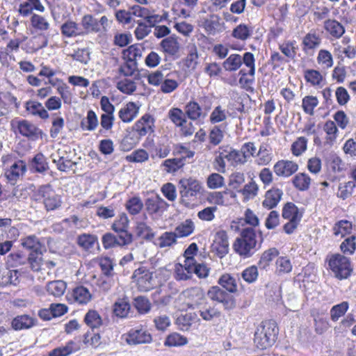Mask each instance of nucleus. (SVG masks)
I'll return each mask as SVG.
<instances>
[{"mask_svg": "<svg viewBox=\"0 0 356 356\" xmlns=\"http://www.w3.org/2000/svg\"><path fill=\"white\" fill-rule=\"evenodd\" d=\"M257 234L252 227H246L242 229L240 237L236 238L233 248L234 251L243 258L251 257L260 248L262 239L258 243Z\"/></svg>", "mask_w": 356, "mask_h": 356, "instance_id": "1", "label": "nucleus"}, {"mask_svg": "<svg viewBox=\"0 0 356 356\" xmlns=\"http://www.w3.org/2000/svg\"><path fill=\"white\" fill-rule=\"evenodd\" d=\"M277 333L278 328L275 321L262 322L254 333V342L258 348L266 349L275 342Z\"/></svg>", "mask_w": 356, "mask_h": 356, "instance_id": "2", "label": "nucleus"}, {"mask_svg": "<svg viewBox=\"0 0 356 356\" xmlns=\"http://www.w3.org/2000/svg\"><path fill=\"white\" fill-rule=\"evenodd\" d=\"M36 195L37 200L42 202L47 211H54L61 207V196L49 184L41 186Z\"/></svg>", "mask_w": 356, "mask_h": 356, "instance_id": "3", "label": "nucleus"}, {"mask_svg": "<svg viewBox=\"0 0 356 356\" xmlns=\"http://www.w3.org/2000/svg\"><path fill=\"white\" fill-rule=\"evenodd\" d=\"M178 188L181 202L188 205L189 201L200 193L202 186L199 181L192 177L183 178L179 181Z\"/></svg>", "mask_w": 356, "mask_h": 356, "instance_id": "4", "label": "nucleus"}, {"mask_svg": "<svg viewBox=\"0 0 356 356\" xmlns=\"http://www.w3.org/2000/svg\"><path fill=\"white\" fill-rule=\"evenodd\" d=\"M329 266L339 280L348 278L353 271L350 259L339 254L332 256L329 260Z\"/></svg>", "mask_w": 356, "mask_h": 356, "instance_id": "5", "label": "nucleus"}, {"mask_svg": "<svg viewBox=\"0 0 356 356\" xmlns=\"http://www.w3.org/2000/svg\"><path fill=\"white\" fill-rule=\"evenodd\" d=\"M12 127L22 136L31 140H37L42 136V131L33 123L26 120L13 121Z\"/></svg>", "mask_w": 356, "mask_h": 356, "instance_id": "6", "label": "nucleus"}, {"mask_svg": "<svg viewBox=\"0 0 356 356\" xmlns=\"http://www.w3.org/2000/svg\"><path fill=\"white\" fill-rule=\"evenodd\" d=\"M211 251L218 257L222 258L229 252L228 236L225 231L218 232L211 245Z\"/></svg>", "mask_w": 356, "mask_h": 356, "instance_id": "7", "label": "nucleus"}, {"mask_svg": "<svg viewBox=\"0 0 356 356\" xmlns=\"http://www.w3.org/2000/svg\"><path fill=\"white\" fill-rule=\"evenodd\" d=\"M154 118L146 113L140 118L133 126L132 129L137 134L138 138H140L154 131Z\"/></svg>", "mask_w": 356, "mask_h": 356, "instance_id": "8", "label": "nucleus"}, {"mask_svg": "<svg viewBox=\"0 0 356 356\" xmlns=\"http://www.w3.org/2000/svg\"><path fill=\"white\" fill-rule=\"evenodd\" d=\"M194 258L185 259L184 264H177L175 266V277L177 280H188L192 278L194 273Z\"/></svg>", "mask_w": 356, "mask_h": 356, "instance_id": "9", "label": "nucleus"}, {"mask_svg": "<svg viewBox=\"0 0 356 356\" xmlns=\"http://www.w3.org/2000/svg\"><path fill=\"white\" fill-rule=\"evenodd\" d=\"M208 296L213 300L220 302L226 309H230L235 307L233 298L219 286H213L208 291Z\"/></svg>", "mask_w": 356, "mask_h": 356, "instance_id": "10", "label": "nucleus"}, {"mask_svg": "<svg viewBox=\"0 0 356 356\" xmlns=\"http://www.w3.org/2000/svg\"><path fill=\"white\" fill-rule=\"evenodd\" d=\"M124 336L129 345L149 343L152 340L151 334L143 329H131Z\"/></svg>", "mask_w": 356, "mask_h": 356, "instance_id": "11", "label": "nucleus"}, {"mask_svg": "<svg viewBox=\"0 0 356 356\" xmlns=\"http://www.w3.org/2000/svg\"><path fill=\"white\" fill-rule=\"evenodd\" d=\"M298 170V165L292 161L280 160L273 166V170L276 175L282 177H289Z\"/></svg>", "mask_w": 356, "mask_h": 356, "instance_id": "12", "label": "nucleus"}, {"mask_svg": "<svg viewBox=\"0 0 356 356\" xmlns=\"http://www.w3.org/2000/svg\"><path fill=\"white\" fill-rule=\"evenodd\" d=\"M130 237H127L126 234L124 236L116 234L106 233L102 237V244L105 249L113 248L118 246H124L131 243Z\"/></svg>", "mask_w": 356, "mask_h": 356, "instance_id": "13", "label": "nucleus"}, {"mask_svg": "<svg viewBox=\"0 0 356 356\" xmlns=\"http://www.w3.org/2000/svg\"><path fill=\"white\" fill-rule=\"evenodd\" d=\"M134 276L137 277V285L140 291H147L152 288V276L147 270L139 268L135 270Z\"/></svg>", "mask_w": 356, "mask_h": 356, "instance_id": "14", "label": "nucleus"}, {"mask_svg": "<svg viewBox=\"0 0 356 356\" xmlns=\"http://www.w3.org/2000/svg\"><path fill=\"white\" fill-rule=\"evenodd\" d=\"M139 106L136 103L130 102L120 110L119 118L123 122H130L137 116Z\"/></svg>", "mask_w": 356, "mask_h": 356, "instance_id": "15", "label": "nucleus"}, {"mask_svg": "<svg viewBox=\"0 0 356 356\" xmlns=\"http://www.w3.org/2000/svg\"><path fill=\"white\" fill-rule=\"evenodd\" d=\"M283 192L279 188H272L268 191L265 195V199L262 205L268 209L275 207L280 201Z\"/></svg>", "mask_w": 356, "mask_h": 356, "instance_id": "16", "label": "nucleus"}, {"mask_svg": "<svg viewBox=\"0 0 356 356\" xmlns=\"http://www.w3.org/2000/svg\"><path fill=\"white\" fill-rule=\"evenodd\" d=\"M113 314L119 318H127L131 312V305L127 298L118 299L113 307Z\"/></svg>", "mask_w": 356, "mask_h": 356, "instance_id": "17", "label": "nucleus"}, {"mask_svg": "<svg viewBox=\"0 0 356 356\" xmlns=\"http://www.w3.org/2000/svg\"><path fill=\"white\" fill-rule=\"evenodd\" d=\"M26 171V165L22 161H18L13 163L9 170L5 172L7 179L14 184L20 175Z\"/></svg>", "mask_w": 356, "mask_h": 356, "instance_id": "18", "label": "nucleus"}, {"mask_svg": "<svg viewBox=\"0 0 356 356\" xmlns=\"http://www.w3.org/2000/svg\"><path fill=\"white\" fill-rule=\"evenodd\" d=\"M36 319L26 314L19 315L13 318L12 327L15 330L29 329L35 325Z\"/></svg>", "mask_w": 356, "mask_h": 356, "instance_id": "19", "label": "nucleus"}, {"mask_svg": "<svg viewBox=\"0 0 356 356\" xmlns=\"http://www.w3.org/2000/svg\"><path fill=\"white\" fill-rule=\"evenodd\" d=\"M21 244L24 248L30 251V252L46 250L45 247L42 245L39 238L35 235H30L22 238Z\"/></svg>", "mask_w": 356, "mask_h": 356, "instance_id": "20", "label": "nucleus"}, {"mask_svg": "<svg viewBox=\"0 0 356 356\" xmlns=\"http://www.w3.org/2000/svg\"><path fill=\"white\" fill-rule=\"evenodd\" d=\"M129 220L126 214H122L119 219L115 221L112 225V229L116 234L122 235L126 234L127 237H130L131 241H133V235L128 232Z\"/></svg>", "mask_w": 356, "mask_h": 356, "instance_id": "21", "label": "nucleus"}, {"mask_svg": "<svg viewBox=\"0 0 356 356\" xmlns=\"http://www.w3.org/2000/svg\"><path fill=\"white\" fill-rule=\"evenodd\" d=\"M160 46L163 52L170 56H175L179 50V43L175 36H170L163 39L161 42Z\"/></svg>", "mask_w": 356, "mask_h": 356, "instance_id": "22", "label": "nucleus"}, {"mask_svg": "<svg viewBox=\"0 0 356 356\" xmlns=\"http://www.w3.org/2000/svg\"><path fill=\"white\" fill-rule=\"evenodd\" d=\"M60 31L62 35L67 38L76 37L83 33L78 24L72 20L63 23L60 26Z\"/></svg>", "mask_w": 356, "mask_h": 356, "instance_id": "23", "label": "nucleus"}, {"mask_svg": "<svg viewBox=\"0 0 356 356\" xmlns=\"http://www.w3.org/2000/svg\"><path fill=\"white\" fill-rule=\"evenodd\" d=\"M33 10L40 13L44 11V7L42 5L40 0H27L20 4L19 12L24 16H27L31 14Z\"/></svg>", "mask_w": 356, "mask_h": 356, "instance_id": "24", "label": "nucleus"}, {"mask_svg": "<svg viewBox=\"0 0 356 356\" xmlns=\"http://www.w3.org/2000/svg\"><path fill=\"white\" fill-rule=\"evenodd\" d=\"M166 204L165 200L159 195L147 198L145 203L146 210L149 214L159 212Z\"/></svg>", "mask_w": 356, "mask_h": 356, "instance_id": "25", "label": "nucleus"}, {"mask_svg": "<svg viewBox=\"0 0 356 356\" xmlns=\"http://www.w3.org/2000/svg\"><path fill=\"white\" fill-rule=\"evenodd\" d=\"M324 28L332 36L339 38L345 33L343 26L335 19H327L324 22Z\"/></svg>", "mask_w": 356, "mask_h": 356, "instance_id": "26", "label": "nucleus"}, {"mask_svg": "<svg viewBox=\"0 0 356 356\" xmlns=\"http://www.w3.org/2000/svg\"><path fill=\"white\" fill-rule=\"evenodd\" d=\"M80 349L79 344L70 341L64 346L58 347L49 353V356H67Z\"/></svg>", "mask_w": 356, "mask_h": 356, "instance_id": "27", "label": "nucleus"}, {"mask_svg": "<svg viewBox=\"0 0 356 356\" xmlns=\"http://www.w3.org/2000/svg\"><path fill=\"white\" fill-rule=\"evenodd\" d=\"M203 27L209 35H213L216 33L221 31L222 25L220 22V17L216 15H211L209 19L204 21Z\"/></svg>", "mask_w": 356, "mask_h": 356, "instance_id": "28", "label": "nucleus"}, {"mask_svg": "<svg viewBox=\"0 0 356 356\" xmlns=\"http://www.w3.org/2000/svg\"><path fill=\"white\" fill-rule=\"evenodd\" d=\"M26 111L33 115H38L42 119H47L49 117L48 112L41 103L35 101H29L26 104Z\"/></svg>", "mask_w": 356, "mask_h": 356, "instance_id": "29", "label": "nucleus"}, {"mask_svg": "<svg viewBox=\"0 0 356 356\" xmlns=\"http://www.w3.org/2000/svg\"><path fill=\"white\" fill-rule=\"evenodd\" d=\"M184 112L186 115L192 120H196L201 117L204 118L202 114V108L198 103L191 101L185 106Z\"/></svg>", "mask_w": 356, "mask_h": 356, "instance_id": "30", "label": "nucleus"}, {"mask_svg": "<svg viewBox=\"0 0 356 356\" xmlns=\"http://www.w3.org/2000/svg\"><path fill=\"white\" fill-rule=\"evenodd\" d=\"M72 296L75 302L79 304H87L92 298L88 289L83 286H77L73 290Z\"/></svg>", "mask_w": 356, "mask_h": 356, "instance_id": "31", "label": "nucleus"}, {"mask_svg": "<svg viewBox=\"0 0 356 356\" xmlns=\"http://www.w3.org/2000/svg\"><path fill=\"white\" fill-rule=\"evenodd\" d=\"M49 294L55 297H60L63 295L66 289V283L63 280L49 282L46 286Z\"/></svg>", "mask_w": 356, "mask_h": 356, "instance_id": "32", "label": "nucleus"}, {"mask_svg": "<svg viewBox=\"0 0 356 356\" xmlns=\"http://www.w3.org/2000/svg\"><path fill=\"white\" fill-rule=\"evenodd\" d=\"M188 49L187 56L184 59L183 62L188 70H194L198 64L199 55L197 49L194 45Z\"/></svg>", "mask_w": 356, "mask_h": 356, "instance_id": "33", "label": "nucleus"}, {"mask_svg": "<svg viewBox=\"0 0 356 356\" xmlns=\"http://www.w3.org/2000/svg\"><path fill=\"white\" fill-rule=\"evenodd\" d=\"M194 229L193 222L188 219L177 226L174 233L177 235V238L186 237L193 232Z\"/></svg>", "mask_w": 356, "mask_h": 356, "instance_id": "34", "label": "nucleus"}, {"mask_svg": "<svg viewBox=\"0 0 356 356\" xmlns=\"http://www.w3.org/2000/svg\"><path fill=\"white\" fill-rule=\"evenodd\" d=\"M279 254V251L275 248H269L264 251L258 262L260 268L265 269L270 264V262Z\"/></svg>", "mask_w": 356, "mask_h": 356, "instance_id": "35", "label": "nucleus"}, {"mask_svg": "<svg viewBox=\"0 0 356 356\" xmlns=\"http://www.w3.org/2000/svg\"><path fill=\"white\" fill-rule=\"evenodd\" d=\"M292 183L296 188L305 191L309 188L311 179L305 173H298L293 177Z\"/></svg>", "mask_w": 356, "mask_h": 356, "instance_id": "36", "label": "nucleus"}, {"mask_svg": "<svg viewBox=\"0 0 356 356\" xmlns=\"http://www.w3.org/2000/svg\"><path fill=\"white\" fill-rule=\"evenodd\" d=\"M185 165V157L166 159L163 165L164 170L168 173H174Z\"/></svg>", "mask_w": 356, "mask_h": 356, "instance_id": "37", "label": "nucleus"}, {"mask_svg": "<svg viewBox=\"0 0 356 356\" xmlns=\"http://www.w3.org/2000/svg\"><path fill=\"white\" fill-rule=\"evenodd\" d=\"M81 24L87 32L97 33L100 31L98 20L91 15H86L81 19Z\"/></svg>", "mask_w": 356, "mask_h": 356, "instance_id": "38", "label": "nucleus"}, {"mask_svg": "<svg viewBox=\"0 0 356 356\" xmlns=\"http://www.w3.org/2000/svg\"><path fill=\"white\" fill-rule=\"evenodd\" d=\"M218 284L229 293H236L237 291L236 280L229 274L225 273L221 275L218 280Z\"/></svg>", "mask_w": 356, "mask_h": 356, "instance_id": "39", "label": "nucleus"}, {"mask_svg": "<svg viewBox=\"0 0 356 356\" xmlns=\"http://www.w3.org/2000/svg\"><path fill=\"white\" fill-rule=\"evenodd\" d=\"M196 315L192 313H188L181 315L177 318V324L183 331H188L193 324L196 322Z\"/></svg>", "mask_w": 356, "mask_h": 356, "instance_id": "40", "label": "nucleus"}, {"mask_svg": "<svg viewBox=\"0 0 356 356\" xmlns=\"http://www.w3.org/2000/svg\"><path fill=\"white\" fill-rule=\"evenodd\" d=\"M242 65V57L239 54H231L222 63L224 69L227 71H236Z\"/></svg>", "mask_w": 356, "mask_h": 356, "instance_id": "41", "label": "nucleus"}, {"mask_svg": "<svg viewBox=\"0 0 356 356\" xmlns=\"http://www.w3.org/2000/svg\"><path fill=\"white\" fill-rule=\"evenodd\" d=\"M84 321L92 329L98 328L103 324L100 315L95 310H89L85 316Z\"/></svg>", "mask_w": 356, "mask_h": 356, "instance_id": "42", "label": "nucleus"}, {"mask_svg": "<svg viewBox=\"0 0 356 356\" xmlns=\"http://www.w3.org/2000/svg\"><path fill=\"white\" fill-rule=\"evenodd\" d=\"M31 167L35 172L43 173L49 170L47 159L42 153L37 154L31 161Z\"/></svg>", "mask_w": 356, "mask_h": 356, "instance_id": "43", "label": "nucleus"}, {"mask_svg": "<svg viewBox=\"0 0 356 356\" xmlns=\"http://www.w3.org/2000/svg\"><path fill=\"white\" fill-rule=\"evenodd\" d=\"M352 230V223L346 220H342L335 223L333 227L334 235L345 236L346 234L350 233Z\"/></svg>", "mask_w": 356, "mask_h": 356, "instance_id": "44", "label": "nucleus"}, {"mask_svg": "<svg viewBox=\"0 0 356 356\" xmlns=\"http://www.w3.org/2000/svg\"><path fill=\"white\" fill-rule=\"evenodd\" d=\"M134 305L140 314H147L152 308V304L148 298L142 296L134 299Z\"/></svg>", "mask_w": 356, "mask_h": 356, "instance_id": "45", "label": "nucleus"}, {"mask_svg": "<svg viewBox=\"0 0 356 356\" xmlns=\"http://www.w3.org/2000/svg\"><path fill=\"white\" fill-rule=\"evenodd\" d=\"M81 125L83 129L95 130L98 125V119L95 113L92 110L88 111L86 118L81 121Z\"/></svg>", "mask_w": 356, "mask_h": 356, "instance_id": "46", "label": "nucleus"}, {"mask_svg": "<svg viewBox=\"0 0 356 356\" xmlns=\"http://www.w3.org/2000/svg\"><path fill=\"white\" fill-rule=\"evenodd\" d=\"M168 116L177 127L182 126L186 122L184 111L179 108H171L168 112Z\"/></svg>", "mask_w": 356, "mask_h": 356, "instance_id": "47", "label": "nucleus"}, {"mask_svg": "<svg viewBox=\"0 0 356 356\" xmlns=\"http://www.w3.org/2000/svg\"><path fill=\"white\" fill-rule=\"evenodd\" d=\"M44 250L30 252L28 257V262L31 269L34 271H39L43 263L42 252Z\"/></svg>", "mask_w": 356, "mask_h": 356, "instance_id": "48", "label": "nucleus"}, {"mask_svg": "<svg viewBox=\"0 0 356 356\" xmlns=\"http://www.w3.org/2000/svg\"><path fill=\"white\" fill-rule=\"evenodd\" d=\"M126 209L131 215H136L143 208V203L139 197H133L126 202Z\"/></svg>", "mask_w": 356, "mask_h": 356, "instance_id": "49", "label": "nucleus"}, {"mask_svg": "<svg viewBox=\"0 0 356 356\" xmlns=\"http://www.w3.org/2000/svg\"><path fill=\"white\" fill-rule=\"evenodd\" d=\"M276 273L278 275L289 273L292 270V264L290 259L286 257H280L277 259Z\"/></svg>", "mask_w": 356, "mask_h": 356, "instance_id": "50", "label": "nucleus"}, {"mask_svg": "<svg viewBox=\"0 0 356 356\" xmlns=\"http://www.w3.org/2000/svg\"><path fill=\"white\" fill-rule=\"evenodd\" d=\"M177 238L174 232H165L158 238V245L161 248L170 247L177 243Z\"/></svg>", "mask_w": 356, "mask_h": 356, "instance_id": "51", "label": "nucleus"}, {"mask_svg": "<svg viewBox=\"0 0 356 356\" xmlns=\"http://www.w3.org/2000/svg\"><path fill=\"white\" fill-rule=\"evenodd\" d=\"M302 214L298 207L292 202H287L283 207L282 217L285 219H292L293 217L302 218Z\"/></svg>", "mask_w": 356, "mask_h": 356, "instance_id": "52", "label": "nucleus"}, {"mask_svg": "<svg viewBox=\"0 0 356 356\" xmlns=\"http://www.w3.org/2000/svg\"><path fill=\"white\" fill-rule=\"evenodd\" d=\"M188 340L186 337L178 333H172L169 334L164 342V345L169 347L180 346L186 344Z\"/></svg>", "mask_w": 356, "mask_h": 356, "instance_id": "53", "label": "nucleus"}, {"mask_svg": "<svg viewBox=\"0 0 356 356\" xmlns=\"http://www.w3.org/2000/svg\"><path fill=\"white\" fill-rule=\"evenodd\" d=\"M251 28L245 24H241L233 30L232 35L236 39L245 40L251 35Z\"/></svg>", "mask_w": 356, "mask_h": 356, "instance_id": "54", "label": "nucleus"}, {"mask_svg": "<svg viewBox=\"0 0 356 356\" xmlns=\"http://www.w3.org/2000/svg\"><path fill=\"white\" fill-rule=\"evenodd\" d=\"M97 241V237L92 234H83L77 238L79 245L86 250L92 248Z\"/></svg>", "mask_w": 356, "mask_h": 356, "instance_id": "55", "label": "nucleus"}, {"mask_svg": "<svg viewBox=\"0 0 356 356\" xmlns=\"http://www.w3.org/2000/svg\"><path fill=\"white\" fill-rule=\"evenodd\" d=\"M143 47L140 44H133L129 46L127 49L123 51L124 56L128 59L136 62L138 58L142 56Z\"/></svg>", "mask_w": 356, "mask_h": 356, "instance_id": "56", "label": "nucleus"}, {"mask_svg": "<svg viewBox=\"0 0 356 356\" xmlns=\"http://www.w3.org/2000/svg\"><path fill=\"white\" fill-rule=\"evenodd\" d=\"M318 104V100L317 97L314 96L308 95L302 99V107L304 111L310 115H314V109Z\"/></svg>", "mask_w": 356, "mask_h": 356, "instance_id": "57", "label": "nucleus"}, {"mask_svg": "<svg viewBox=\"0 0 356 356\" xmlns=\"http://www.w3.org/2000/svg\"><path fill=\"white\" fill-rule=\"evenodd\" d=\"M198 313L203 320L207 321H212L214 318H218L220 316V312L213 307H203Z\"/></svg>", "mask_w": 356, "mask_h": 356, "instance_id": "58", "label": "nucleus"}, {"mask_svg": "<svg viewBox=\"0 0 356 356\" xmlns=\"http://www.w3.org/2000/svg\"><path fill=\"white\" fill-rule=\"evenodd\" d=\"M225 157L228 161H230L233 165H242L247 162L241 149H232L226 154Z\"/></svg>", "mask_w": 356, "mask_h": 356, "instance_id": "59", "label": "nucleus"}, {"mask_svg": "<svg viewBox=\"0 0 356 356\" xmlns=\"http://www.w3.org/2000/svg\"><path fill=\"white\" fill-rule=\"evenodd\" d=\"M321 38L315 33H307L303 38L302 44L304 50L313 49L318 47Z\"/></svg>", "mask_w": 356, "mask_h": 356, "instance_id": "60", "label": "nucleus"}, {"mask_svg": "<svg viewBox=\"0 0 356 356\" xmlns=\"http://www.w3.org/2000/svg\"><path fill=\"white\" fill-rule=\"evenodd\" d=\"M327 165L334 172H342L344 163L341 159L335 154H330L327 159Z\"/></svg>", "mask_w": 356, "mask_h": 356, "instance_id": "61", "label": "nucleus"}, {"mask_svg": "<svg viewBox=\"0 0 356 356\" xmlns=\"http://www.w3.org/2000/svg\"><path fill=\"white\" fill-rule=\"evenodd\" d=\"M355 184L354 181H349L344 184H340L339 186V192L337 196L343 200L350 197L353 191Z\"/></svg>", "mask_w": 356, "mask_h": 356, "instance_id": "62", "label": "nucleus"}, {"mask_svg": "<svg viewBox=\"0 0 356 356\" xmlns=\"http://www.w3.org/2000/svg\"><path fill=\"white\" fill-rule=\"evenodd\" d=\"M258 275V268L256 266H249L241 273V277L249 284L254 282Z\"/></svg>", "mask_w": 356, "mask_h": 356, "instance_id": "63", "label": "nucleus"}, {"mask_svg": "<svg viewBox=\"0 0 356 356\" xmlns=\"http://www.w3.org/2000/svg\"><path fill=\"white\" fill-rule=\"evenodd\" d=\"M348 309V303L343 302L339 305H334L330 310L331 319L337 321L339 318L343 316Z\"/></svg>", "mask_w": 356, "mask_h": 356, "instance_id": "64", "label": "nucleus"}]
</instances>
